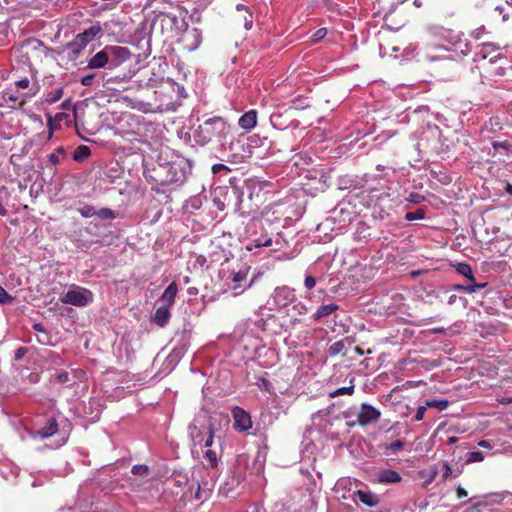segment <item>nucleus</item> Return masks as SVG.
I'll return each instance as SVG.
<instances>
[{
    "instance_id": "nucleus-1",
    "label": "nucleus",
    "mask_w": 512,
    "mask_h": 512,
    "mask_svg": "<svg viewBox=\"0 0 512 512\" xmlns=\"http://www.w3.org/2000/svg\"><path fill=\"white\" fill-rule=\"evenodd\" d=\"M40 92L38 72L30 64L26 69L13 67L10 83L2 93V101L9 108L20 109Z\"/></svg>"
},
{
    "instance_id": "nucleus-2",
    "label": "nucleus",
    "mask_w": 512,
    "mask_h": 512,
    "mask_svg": "<svg viewBox=\"0 0 512 512\" xmlns=\"http://www.w3.org/2000/svg\"><path fill=\"white\" fill-rule=\"evenodd\" d=\"M228 132L227 122L222 117L215 116L198 125L194 138L196 143L203 146L213 140L225 139Z\"/></svg>"
},
{
    "instance_id": "nucleus-3",
    "label": "nucleus",
    "mask_w": 512,
    "mask_h": 512,
    "mask_svg": "<svg viewBox=\"0 0 512 512\" xmlns=\"http://www.w3.org/2000/svg\"><path fill=\"white\" fill-rule=\"evenodd\" d=\"M189 437L192 441L193 447H207L212 446L214 441V429L212 425L198 426L197 419H194L188 426Z\"/></svg>"
},
{
    "instance_id": "nucleus-4",
    "label": "nucleus",
    "mask_w": 512,
    "mask_h": 512,
    "mask_svg": "<svg viewBox=\"0 0 512 512\" xmlns=\"http://www.w3.org/2000/svg\"><path fill=\"white\" fill-rule=\"evenodd\" d=\"M169 483L172 486V493L179 494L182 493L184 497H187L188 494H192L194 488L195 491V499H200V484L197 481L189 480L186 474L181 472H174L169 479Z\"/></svg>"
},
{
    "instance_id": "nucleus-5",
    "label": "nucleus",
    "mask_w": 512,
    "mask_h": 512,
    "mask_svg": "<svg viewBox=\"0 0 512 512\" xmlns=\"http://www.w3.org/2000/svg\"><path fill=\"white\" fill-rule=\"evenodd\" d=\"M60 301L64 304L85 307L93 302V293L89 289L73 285L61 296Z\"/></svg>"
},
{
    "instance_id": "nucleus-6",
    "label": "nucleus",
    "mask_w": 512,
    "mask_h": 512,
    "mask_svg": "<svg viewBox=\"0 0 512 512\" xmlns=\"http://www.w3.org/2000/svg\"><path fill=\"white\" fill-rule=\"evenodd\" d=\"M105 47L109 55L110 70L117 68L131 57V53L126 47L113 45H107Z\"/></svg>"
},
{
    "instance_id": "nucleus-7",
    "label": "nucleus",
    "mask_w": 512,
    "mask_h": 512,
    "mask_svg": "<svg viewBox=\"0 0 512 512\" xmlns=\"http://www.w3.org/2000/svg\"><path fill=\"white\" fill-rule=\"evenodd\" d=\"M380 411L376 409L375 407L363 403L360 406L358 415H357V422L361 426L368 425L372 422H376L380 418Z\"/></svg>"
},
{
    "instance_id": "nucleus-8",
    "label": "nucleus",
    "mask_w": 512,
    "mask_h": 512,
    "mask_svg": "<svg viewBox=\"0 0 512 512\" xmlns=\"http://www.w3.org/2000/svg\"><path fill=\"white\" fill-rule=\"evenodd\" d=\"M232 415L234 418L233 427L235 430L244 432L252 427L251 416L244 409L235 407L232 410Z\"/></svg>"
},
{
    "instance_id": "nucleus-9",
    "label": "nucleus",
    "mask_w": 512,
    "mask_h": 512,
    "mask_svg": "<svg viewBox=\"0 0 512 512\" xmlns=\"http://www.w3.org/2000/svg\"><path fill=\"white\" fill-rule=\"evenodd\" d=\"M86 68L87 69H101V68L110 69L109 55H108L106 47H104L102 50L98 51L96 54L92 55L87 60Z\"/></svg>"
},
{
    "instance_id": "nucleus-10",
    "label": "nucleus",
    "mask_w": 512,
    "mask_h": 512,
    "mask_svg": "<svg viewBox=\"0 0 512 512\" xmlns=\"http://www.w3.org/2000/svg\"><path fill=\"white\" fill-rule=\"evenodd\" d=\"M170 308L166 305L159 306L151 317V321L161 328L165 327L171 318Z\"/></svg>"
},
{
    "instance_id": "nucleus-11",
    "label": "nucleus",
    "mask_w": 512,
    "mask_h": 512,
    "mask_svg": "<svg viewBox=\"0 0 512 512\" xmlns=\"http://www.w3.org/2000/svg\"><path fill=\"white\" fill-rule=\"evenodd\" d=\"M102 32L99 25H92L84 32L79 33L75 38L81 42L84 46H87L91 41L95 39Z\"/></svg>"
},
{
    "instance_id": "nucleus-12",
    "label": "nucleus",
    "mask_w": 512,
    "mask_h": 512,
    "mask_svg": "<svg viewBox=\"0 0 512 512\" xmlns=\"http://www.w3.org/2000/svg\"><path fill=\"white\" fill-rule=\"evenodd\" d=\"M238 124L242 129L246 131L252 130L257 124V111L249 110L248 112L244 113L239 118Z\"/></svg>"
},
{
    "instance_id": "nucleus-13",
    "label": "nucleus",
    "mask_w": 512,
    "mask_h": 512,
    "mask_svg": "<svg viewBox=\"0 0 512 512\" xmlns=\"http://www.w3.org/2000/svg\"><path fill=\"white\" fill-rule=\"evenodd\" d=\"M178 294V286L175 281L170 283L160 297V301L164 302V305L172 307L175 303L176 296Z\"/></svg>"
},
{
    "instance_id": "nucleus-14",
    "label": "nucleus",
    "mask_w": 512,
    "mask_h": 512,
    "mask_svg": "<svg viewBox=\"0 0 512 512\" xmlns=\"http://www.w3.org/2000/svg\"><path fill=\"white\" fill-rule=\"evenodd\" d=\"M400 474L392 469H385L379 472L378 482L382 484H394L401 481Z\"/></svg>"
},
{
    "instance_id": "nucleus-15",
    "label": "nucleus",
    "mask_w": 512,
    "mask_h": 512,
    "mask_svg": "<svg viewBox=\"0 0 512 512\" xmlns=\"http://www.w3.org/2000/svg\"><path fill=\"white\" fill-rule=\"evenodd\" d=\"M58 432V423L56 418L50 417L46 424L37 431L41 438H49Z\"/></svg>"
},
{
    "instance_id": "nucleus-16",
    "label": "nucleus",
    "mask_w": 512,
    "mask_h": 512,
    "mask_svg": "<svg viewBox=\"0 0 512 512\" xmlns=\"http://www.w3.org/2000/svg\"><path fill=\"white\" fill-rule=\"evenodd\" d=\"M354 495L358 497L360 502L368 507H375L379 504L378 496L370 491L357 490Z\"/></svg>"
},
{
    "instance_id": "nucleus-17",
    "label": "nucleus",
    "mask_w": 512,
    "mask_h": 512,
    "mask_svg": "<svg viewBox=\"0 0 512 512\" xmlns=\"http://www.w3.org/2000/svg\"><path fill=\"white\" fill-rule=\"evenodd\" d=\"M339 309V306L335 303H329L321 305L317 311L312 315L313 321H319L323 317L331 315L333 312Z\"/></svg>"
},
{
    "instance_id": "nucleus-18",
    "label": "nucleus",
    "mask_w": 512,
    "mask_h": 512,
    "mask_svg": "<svg viewBox=\"0 0 512 512\" xmlns=\"http://www.w3.org/2000/svg\"><path fill=\"white\" fill-rule=\"evenodd\" d=\"M370 236V227L364 222H359L354 233V240L358 242H366Z\"/></svg>"
},
{
    "instance_id": "nucleus-19",
    "label": "nucleus",
    "mask_w": 512,
    "mask_h": 512,
    "mask_svg": "<svg viewBox=\"0 0 512 512\" xmlns=\"http://www.w3.org/2000/svg\"><path fill=\"white\" fill-rule=\"evenodd\" d=\"M169 174H171V178L167 181L170 183L183 182L186 178V172L179 165L171 164L168 168Z\"/></svg>"
},
{
    "instance_id": "nucleus-20",
    "label": "nucleus",
    "mask_w": 512,
    "mask_h": 512,
    "mask_svg": "<svg viewBox=\"0 0 512 512\" xmlns=\"http://www.w3.org/2000/svg\"><path fill=\"white\" fill-rule=\"evenodd\" d=\"M249 268L244 267L243 269L238 270L237 272L233 271L231 273V280L234 283L232 286L233 290H237L241 288V282L245 281L247 279Z\"/></svg>"
},
{
    "instance_id": "nucleus-21",
    "label": "nucleus",
    "mask_w": 512,
    "mask_h": 512,
    "mask_svg": "<svg viewBox=\"0 0 512 512\" xmlns=\"http://www.w3.org/2000/svg\"><path fill=\"white\" fill-rule=\"evenodd\" d=\"M91 154V150L86 145H79L73 152V159L77 162H82L87 159Z\"/></svg>"
},
{
    "instance_id": "nucleus-22",
    "label": "nucleus",
    "mask_w": 512,
    "mask_h": 512,
    "mask_svg": "<svg viewBox=\"0 0 512 512\" xmlns=\"http://www.w3.org/2000/svg\"><path fill=\"white\" fill-rule=\"evenodd\" d=\"M456 271L459 274H461L462 276H464L468 281H470V282H474L475 281L472 268H471V266L469 264H467V263H458L456 265Z\"/></svg>"
},
{
    "instance_id": "nucleus-23",
    "label": "nucleus",
    "mask_w": 512,
    "mask_h": 512,
    "mask_svg": "<svg viewBox=\"0 0 512 512\" xmlns=\"http://www.w3.org/2000/svg\"><path fill=\"white\" fill-rule=\"evenodd\" d=\"M328 354L330 356H336L339 354H341L342 356H346L345 340H339L331 344L328 348Z\"/></svg>"
},
{
    "instance_id": "nucleus-24",
    "label": "nucleus",
    "mask_w": 512,
    "mask_h": 512,
    "mask_svg": "<svg viewBox=\"0 0 512 512\" xmlns=\"http://www.w3.org/2000/svg\"><path fill=\"white\" fill-rule=\"evenodd\" d=\"M62 96H63V88L58 87V88L53 89L47 93L46 102H48L49 104H53V103L59 101L62 98Z\"/></svg>"
},
{
    "instance_id": "nucleus-25",
    "label": "nucleus",
    "mask_w": 512,
    "mask_h": 512,
    "mask_svg": "<svg viewBox=\"0 0 512 512\" xmlns=\"http://www.w3.org/2000/svg\"><path fill=\"white\" fill-rule=\"evenodd\" d=\"M85 47L86 46H84L76 38H74V40L68 45V49L71 52L73 59H76Z\"/></svg>"
},
{
    "instance_id": "nucleus-26",
    "label": "nucleus",
    "mask_w": 512,
    "mask_h": 512,
    "mask_svg": "<svg viewBox=\"0 0 512 512\" xmlns=\"http://www.w3.org/2000/svg\"><path fill=\"white\" fill-rule=\"evenodd\" d=\"M85 47L86 46H84L76 38H74V40L68 45V49L71 52L73 59H76Z\"/></svg>"
},
{
    "instance_id": "nucleus-27",
    "label": "nucleus",
    "mask_w": 512,
    "mask_h": 512,
    "mask_svg": "<svg viewBox=\"0 0 512 512\" xmlns=\"http://www.w3.org/2000/svg\"><path fill=\"white\" fill-rule=\"evenodd\" d=\"M96 208L93 205L85 204L77 208V212L84 218H90L96 215Z\"/></svg>"
},
{
    "instance_id": "nucleus-28",
    "label": "nucleus",
    "mask_w": 512,
    "mask_h": 512,
    "mask_svg": "<svg viewBox=\"0 0 512 512\" xmlns=\"http://www.w3.org/2000/svg\"><path fill=\"white\" fill-rule=\"evenodd\" d=\"M98 218L102 220H113L116 218V213L110 208H100L96 210V215Z\"/></svg>"
},
{
    "instance_id": "nucleus-29",
    "label": "nucleus",
    "mask_w": 512,
    "mask_h": 512,
    "mask_svg": "<svg viewBox=\"0 0 512 512\" xmlns=\"http://www.w3.org/2000/svg\"><path fill=\"white\" fill-rule=\"evenodd\" d=\"M426 406L429 408H436L443 411L448 408L449 402L447 400L431 399L426 401Z\"/></svg>"
},
{
    "instance_id": "nucleus-30",
    "label": "nucleus",
    "mask_w": 512,
    "mask_h": 512,
    "mask_svg": "<svg viewBox=\"0 0 512 512\" xmlns=\"http://www.w3.org/2000/svg\"><path fill=\"white\" fill-rule=\"evenodd\" d=\"M204 459L207 461L211 468H215L218 465L217 454L211 449H207L204 453Z\"/></svg>"
},
{
    "instance_id": "nucleus-31",
    "label": "nucleus",
    "mask_w": 512,
    "mask_h": 512,
    "mask_svg": "<svg viewBox=\"0 0 512 512\" xmlns=\"http://www.w3.org/2000/svg\"><path fill=\"white\" fill-rule=\"evenodd\" d=\"M8 25L6 21L0 20V46L6 45L8 43Z\"/></svg>"
},
{
    "instance_id": "nucleus-32",
    "label": "nucleus",
    "mask_w": 512,
    "mask_h": 512,
    "mask_svg": "<svg viewBox=\"0 0 512 512\" xmlns=\"http://www.w3.org/2000/svg\"><path fill=\"white\" fill-rule=\"evenodd\" d=\"M149 472V467L144 464L134 465L131 469V473L136 476L148 477Z\"/></svg>"
},
{
    "instance_id": "nucleus-33",
    "label": "nucleus",
    "mask_w": 512,
    "mask_h": 512,
    "mask_svg": "<svg viewBox=\"0 0 512 512\" xmlns=\"http://www.w3.org/2000/svg\"><path fill=\"white\" fill-rule=\"evenodd\" d=\"M484 455L480 451H472L467 453L466 455V463L471 464L475 462H482L484 460Z\"/></svg>"
},
{
    "instance_id": "nucleus-34",
    "label": "nucleus",
    "mask_w": 512,
    "mask_h": 512,
    "mask_svg": "<svg viewBox=\"0 0 512 512\" xmlns=\"http://www.w3.org/2000/svg\"><path fill=\"white\" fill-rule=\"evenodd\" d=\"M272 244V238L267 235H262L261 237L255 239L253 241V246L256 248L259 247H269Z\"/></svg>"
},
{
    "instance_id": "nucleus-35",
    "label": "nucleus",
    "mask_w": 512,
    "mask_h": 512,
    "mask_svg": "<svg viewBox=\"0 0 512 512\" xmlns=\"http://www.w3.org/2000/svg\"><path fill=\"white\" fill-rule=\"evenodd\" d=\"M425 217V212L423 209H417L413 212H407L405 215V219L407 221L420 220Z\"/></svg>"
},
{
    "instance_id": "nucleus-36",
    "label": "nucleus",
    "mask_w": 512,
    "mask_h": 512,
    "mask_svg": "<svg viewBox=\"0 0 512 512\" xmlns=\"http://www.w3.org/2000/svg\"><path fill=\"white\" fill-rule=\"evenodd\" d=\"M354 393V385L348 387H341L330 393V397H337L340 395H352Z\"/></svg>"
},
{
    "instance_id": "nucleus-37",
    "label": "nucleus",
    "mask_w": 512,
    "mask_h": 512,
    "mask_svg": "<svg viewBox=\"0 0 512 512\" xmlns=\"http://www.w3.org/2000/svg\"><path fill=\"white\" fill-rule=\"evenodd\" d=\"M33 329L37 332H40L43 334L44 338H38V342L41 344H46L48 342V334L44 328V326L41 323H35L33 325Z\"/></svg>"
},
{
    "instance_id": "nucleus-38",
    "label": "nucleus",
    "mask_w": 512,
    "mask_h": 512,
    "mask_svg": "<svg viewBox=\"0 0 512 512\" xmlns=\"http://www.w3.org/2000/svg\"><path fill=\"white\" fill-rule=\"evenodd\" d=\"M403 447H404V442L400 439H397V440L393 441L392 443L385 445V448L387 450L392 451L393 453H397V452L401 451L403 449Z\"/></svg>"
},
{
    "instance_id": "nucleus-39",
    "label": "nucleus",
    "mask_w": 512,
    "mask_h": 512,
    "mask_svg": "<svg viewBox=\"0 0 512 512\" xmlns=\"http://www.w3.org/2000/svg\"><path fill=\"white\" fill-rule=\"evenodd\" d=\"M14 298L0 285V304H11Z\"/></svg>"
},
{
    "instance_id": "nucleus-40",
    "label": "nucleus",
    "mask_w": 512,
    "mask_h": 512,
    "mask_svg": "<svg viewBox=\"0 0 512 512\" xmlns=\"http://www.w3.org/2000/svg\"><path fill=\"white\" fill-rule=\"evenodd\" d=\"M468 282L469 283L467 285H464V287H465V292L470 293V294L476 292L477 290H479L481 288H484L487 285V283L478 284V283H475V281L474 282L468 281Z\"/></svg>"
},
{
    "instance_id": "nucleus-41",
    "label": "nucleus",
    "mask_w": 512,
    "mask_h": 512,
    "mask_svg": "<svg viewBox=\"0 0 512 512\" xmlns=\"http://www.w3.org/2000/svg\"><path fill=\"white\" fill-rule=\"evenodd\" d=\"M55 379L60 384L72 385L70 375L66 371L58 373Z\"/></svg>"
},
{
    "instance_id": "nucleus-42",
    "label": "nucleus",
    "mask_w": 512,
    "mask_h": 512,
    "mask_svg": "<svg viewBox=\"0 0 512 512\" xmlns=\"http://www.w3.org/2000/svg\"><path fill=\"white\" fill-rule=\"evenodd\" d=\"M441 473H442V479L445 481L448 477H450L453 473V469L451 468V466L449 465L448 462H443L441 464V469H440Z\"/></svg>"
},
{
    "instance_id": "nucleus-43",
    "label": "nucleus",
    "mask_w": 512,
    "mask_h": 512,
    "mask_svg": "<svg viewBox=\"0 0 512 512\" xmlns=\"http://www.w3.org/2000/svg\"><path fill=\"white\" fill-rule=\"evenodd\" d=\"M492 146L495 150L503 149L508 152L511 149V145L508 141H494L492 142Z\"/></svg>"
},
{
    "instance_id": "nucleus-44",
    "label": "nucleus",
    "mask_w": 512,
    "mask_h": 512,
    "mask_svg": "<svg viewBox=\"0 0 512 512\" xmlns=\"http://www.w3.org/2000/svg\"><path fill=\"white\" fill-rule=\"evenodd\" d=\"M95 77H96V73L87 74V75L81 77L80 83L83 86H91L94 83Z\"/></svg>"
},
{
    "instance_id": "nucleus-45",
    "label": "nucleus",
    "mask_w": 512,
    "mask_h": 512,
    "mask_svg": "<svg viewBox=\"0 0 512 512\" xmlns=\"http://www.w3.org/2000/svg\"><path fill=\"white\" fill-rule=\"evenodd\" d=\"M327 35V29L326 28H320L314 34L312 35V39L314 42H318L322 40Z\"/></svg>"
},
{
    "instance_id": "nucleus-46",
    "label": "nucleus",
    "mask_w": 512,
    "mask_h": 512,
    "mask_svg": "<svg viewBox=\"0 0 512 512\" xmlns=\"http://www.w3.org/2000/svg\"><path fill=\"white\" fill-rule=\"evenodd\" d=\"M304 285L305 287L308 289V290H311L315 287L316 285V279L315 277L311 276V275H308L305 277V280H304Z\"/></svg>"
},
{
    "instance_id": "nucleus-47",
    "label": "nucleus",
    "mask_w": 512,
    "mask_h": 512,
    "mask_svg": "<svg viewBox=\"0 0 512 512\" xmlns=\"http://www.w3.org/2000/svg\"><path fill=\"white\" fill-rule=\"evenodd\" d=\"M490 126L491 130L501 129L500 119L498 117L490 118L486 127Z\"/></svg>"
},
{
    "instance_id": "nucleus-48",
    "label": "nucleus",
    "mask_w": 512,
    "mask_h": 512,
    "mask_svg": "<svg viewBox=\"0 0 512 512\" xmlns=\"http://www.w3.org/2000/svg\"><path fill=\"white\" fill-rule=\"evenodd\" d=\"M426 409H427L426 404H425L424 406H419V407H418V409H417V411H416V414H415L414 420H415V421H421V420L424 418V415H425Z\"/></svg>"
},
{
    "instance_id": "nucleus-49",
    "label": "nucleus",
    "mask_w": 512,
    "mask_h": 512,
    "mask_svg": "<svg viewBox=\"0 0 512 512\" xmlns=\"http://www.w3.org/2000/svg\"><path fill=\"white\" fill-rule=\"evenodd\" d=\"M258 386L260 387V389L264 391L271 392V383L266 378H261L260 383H258Z\"/></svg>"
},
{
    "instance_id": "nucleus-50",
    "label": "nucleus",
    "mask_w": 512,
    "mask_h": 512,
    "mask_svg": "<svg viewBox=\"0 0 512 512\" xmlns=\"http://www.w3.org/2000/svg\"><path fill=\"white\" fill-rule=\"evenodd\" d=\"M221 171L229 172V171H230V169H229L226 165L221 164V163H217V164H214V165L212 166V172H213L214 174L220 173Z\"/></svg>"
},
{
    "instance_id": "nucleus-51",
    "label": "nucleus",
    "mask_w": 512,
    "mask_h": 512,
    "mask_svg": "<svg viewBox=\"0 0 512 512\" xmlns=\"http://www.w3.org/2000/svg\"><path fill=\"white\" fill-rule=\"evenodd\" d=\"M61 159L62 158L59 155H57V153L52 152L49 155L48 161H49L51 166L55 167L60 162Z\"/></svg>"
},
{
    "instance_id": "nucleus-52",
    "label": "nucleus",
    "mask_w": 512,
    "mask_h": 512,
    "mask_svg": "<svg viewBox=\"0 0 512 512\" xmlns=\"http://www.w3.org/2000/svg\"><path fill=\"white\" fill-rule=\"evenodd\" d=\"M26 353H27V348L26 347H19L15 351L14 359L16 361H19V360H21L25 356Z\"/></svg>"
},
{
    "instance_id": "nucleus-53",
    "label": "nucleus",
    "mask_w": 512,
    "mask_h": 512,
    "mask_svg": "<svg viewBox=\"0 0 512 512\" xmlns=\"http://www.w3.org/2000/svg\"><path fill=\"white\" fill-rule=\"evenodd\" d=\"M423 199H424L423 196H421L418 193H411L409 196V200L415 204L420 203Z\"/></svg>"
},
{
    "instance_id": "nucleus-54",
    "label": "nucleus",
    "mask_w": 512,
    "mask_h": 512,
    "mask_svg": "<svg viewBox=\"0 0 512 512\" xmlns=\"http://www.w3.org/2000/svg\"><path fill=\"white\" fill-rule=\"evenodd\" d=\"M485 33V28L481 27L474 31H472L471 36L477 40L481 39L482 35Z\"/></svg>"
},
{
    "instance_id": "nucleus-55",
    "label": "nucleus",
    "mask_w": 512,
    "mask_h": 512,
    "mask_svg": "<svg viewBox=\"0 0 512 512\" xmlns=\"http://www.w3.org/2000/svg\"><path fill=\"white\" fill-rule=\"evenodd\" d=\"M456 494H457V497L460 499L464 498L468 495L467 491L460 485L456 489Z\"/></svg>"
},
{
    "instance_id": "nucleus-56",
    "label": "nucleus",
    "mask_w": 512,
    "mask_h": 512,
    "mask_svg": "<svg viewBox=\"0 0 512 512\" xmlns=\"http://www.w3.org/2000/svg\"><path fill=\"white\" fill-rule=\"evenodd\" d=\"M467 512H482L481 504L480 503L473 504L470 508H468Z\"/></svg>"
},
{
    "instance_id": "nucleus-57",
    "label": "nucleus",
    "mask_w": 512,
    "mask_h": 512,
    "mask_svg": "<svg viewBox=\"0 0 512 512\" xmlns=\"http://www.w3.org/2000/svg\"><path fill=\"white\" fill-rule=\"evenodd\" d=\"M45 47L42 45L41 42H37V45L33 46V50L38 53L44 52Z\"/></svg>"
},
{
    "instance_id": "nucleus-58",
    "label": "nucleus",
    "mask_w": 512,
    "mask_h": 512,
    "mask_svg": "<svg viewBox=\"0 0 512 512\" xmlns=\"http://www.w3.org/2000/svg\"><path fill=\"white\" fill-rule=\"evenodd\" d=\"M297 308H299V314H305L307 311L306 306L302 303H298L297 305L294 306V309H297Z\"/></svg>"
},
{
    "instance_id": "nucleus-59",
    "label": "nucleus",
    "mask_w": 512,
    "mask_h": 512,
    "mask_svg": "<svg viewBox=\"0 0 512 512\" xmlns=\"http://www.w3.org/2000/svg\"><path fill=\"white\" fill-rule=\"evenodd\" d=\"M54 153H57V155H59L62 159H64L66 156L65 150L62 146L55 149Z\"/></svg>"
},
{
    "instance_id": "nucleus-60",
    "label": "nucleus",
    "mask_w": 512,
    "mask_h": 512,
    "mask_svg": "<svg viewBox=\"0 0 512 512\" xmlns=\"http://www.w3.org/2000/svg\"><path fill=\"white\" fill-rule=\"evenodd\" d=\"M478 445H479L480 447H482V448H487V449H491V448H492V446H491L490 442H489V441H487V440H481V441L478 443Z\"/></svg>"
},
{
    "instance_id": "nucleus-61",
    "label": "nucleus",
    "mask_w": 512,
    "mask_h": 512,
    "mask_svg": "<svg viewBox=\"0 0 512 512\" xmlns=\"http://www.w3.org/2000/svg\"><path fill=\"white\" fill-rule=\"evenodd\" d=\"M498 402L501 404H510V403H512V398L502 397V398L498 399Z\"/></svg>"
},
{
    "instance_id": "nucleus-62",
    "label": "nucleus",
    "mask_w": 512,
    "mask_h": 512,
    "mask_svg": "<svg viewBox=\"0 0 512 512\" xmlns=\"http://www.w3.org/2000/svg\"><path fill=\"white\" fill-rule=\"evenodd\" d=\"M252 25H253V21H252V16L250 15V20H245L244 26L247 30H249L252 28Z\"/></svg>"
},
{
    "instance_id": "nucleus-63",
    "label": "nucleus",
    "mask_w": 512,
    "mask_h": 512,
    "mask_svg": "<svg viewBox=\"0 0 512 512\" xmlns=\"http://www.w3.org/2000/svg\"><path fill=\"white\" fill-rule=\"evenodd\" d=\"M458 441V438L455 436H451L447 439V444L452 445L455 444Z\"/></svg>"
},
{
    "instance_id": "nucleus-64",
    "label": "nucleus",
    "mask_w": 512,
    "mask_h": 512,
    "mask_svg": "<svg viewBox=\"0 0 512 512\" xmlns=\"http://www.w3.org/2000/svg\"><path fill=\"white\" fill-rule=\"evenodd\" d=\"M453 289H454L455 291H463V292H465V287H464V285H462V284L454 285Z\"/></svg>"
}]
</instances>
